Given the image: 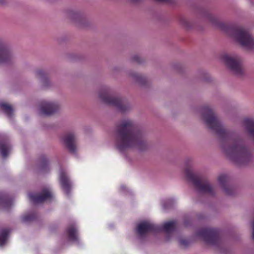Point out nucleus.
Wrapping results in <instances>:
<instances>
[{"mask_svg":"<svg viewBox=\"0 0 254 254\" xmlns=\"http://www.w3.org/2000/svg\"><path fill=\"white\" fill-rule=\"evenodd\" d=\"M201 114L202 120L206 125L221 138V147L225 154L235 162H241L246 160L249 156L247 149L224 127L212 109L204 107L202 109Z\"/></svg>","mask_w":254,"mask_h":254,"instance_id":"f257e3e1","label":"nucleus"},{"mask_svg":"<svg viewBox=\"0 0 254 254\" xmlns=\"http://www.w3.org/2000/svg\"><path fill=\"white\" fill-rule=\"evenodd\" d=\"M144 134L130 120H124L119 126L115 136V145L120 151L130 148L141 147L145 143Z\"/></svg>","mask_w":254,"mask_h":254,"instance_id":"f03ea898","label":"nucleus"},{"mask_svg":"<svg viewBox=\"0 0 254 254\" xmlns=\"http://www.w3.org/2000/svg\"><path fill=\"white\" fill-rule=\"evenodd\" d=\"M185 173L187 179L193 184L197 191L210 196L214 195V188L208 182L194 173L190 168H186Z\"/></svg>","mask_w":254,"mask_h":254,"instance_id":"7ed1b4c3","label":"nucleus"},{"mask_svg":"<svg viewBox=\"0 0 254 254\" xmlns=\"http://www.w3.org/2000/svg\"><path fill=\"white\" fill-rule=\"evenodd\" d=\"M176 223L174 221L165 223L161 228H158L150 221H143L139 223L136 227V233L143 237L149 233L156 230H163L166 233L173 232L176 228Z\"/></svg>","mask_w":254,"mask_h":254,"instance_id":"20e7f679","label":"nucleus"},{"mask_svg":"<svg viewBox=\"0 0 254 254\" xmlns=\"http://www.w3.org/2000/svg\"><path fill=\"white\" fill-rule=\"evenodd\" d=\"M231 36L243 47L251 49L254 47V37L249 31L242 27L232 30Z\"/></svg>","mask_w":254,"mask_h":254,"instance_id":"39448f33","label":"nucleus"},{"mask_svg":"<svg viewBox=\"0 0 254 254\" xmlns=\"http://www.w3.org/2000/svg\"><path fill=\"white\" fill-rule=\"evenodd\" d=\"M100 96L105 102L116 106L118 111L122 113L129 110L131 108L130 105L128 102L121 99L113 97L107 92L101 93Z\"/></svg>","mask_w":254,"mask_h":254,"instance_id":"423d86ee","label":"nucleus"},{"mask_svg":"<svg viewBox=\"0 0 254 254\" xmlns=\"http://www.w3.org/2000/svg\"><path fill=\"white\" fill-rule=\"evenodd\" d=\"M221 59L234 73L241 75L243 73L241 63L238 57L224 54L221 56Z\"/></svg>","mask_w":254,"mask_h":254,"instance_id":"0eeeda50","label":"nucleus"},{"mask_svg":"<svg viewBox=\"0 0 254 254\" xmlns=\"http://www.w3.org/2000/svg\"><path fill=\"white\" fill-rule=\"evenodd\" d=\"M29 199L34 203L38 204L46 200H51L54 197L53 194L49 189H44L38 195L32 193L28 194Z\"/></svg>","mask_w":254,"mask_h":254,"instance_id":"6e6552de","label":"nucleus"},{"mask_svg":"<svg viewBox=\"0 0 254 254\" xmlns=\"http://www.w3.org/2000/svg\"><path fill=\"white\" fill-rule=\"evenodd\" d=\"M198 235L208 244L213 243L217 239L215 231L210 228L200 230Z\"/></svg>","mask_w":254,"mask_h":254,"instance_id":"1a4fd4ad","label":"nucleus"},{"mask_svg":"<svg viewBox=\"0 0 254 254\" xmlns=\"http://www.w3.org/2000/svg\"><path fill=\"white\" fill-rule=\"evenodd\" d=\"M63 140L67 148L72 153H75L77 149L76 137L73 133L66 134L63 138Z\"/></svg>","mask_w":254,"mask_h":254,"instance_id":"9d476101","label":"nucleus"},{"mask_svg":"<svg viewBox=\"0 0 254 254\" xmlns=\"http://www.w3.org/2000/svg\"><path fill=\"white\" fill-rule=\"evenodd\" d=\"M13 56L11 51L0 43V64H6L11 63Z\"/></svg>","mask_w":254,"mask_h":254,"instance_id":"9b49d317","label":"nucleus"},{"mask_svg":"<svg viewBox=\"0 0 254 254\" xmlns=\"http://www.w3.org/2000/svg\"><path fill=\"white\" fill-rule=\"evenodd\" d=\"M59 108L57 104L52 102H43L39 109V113L42 115H50L56 112Z\"/></svg>","mask_w":254,"mask_h":254,"instance_id":"f8f14e48","label":"nucleus"},{"mask_svg":"<svg viewBox=\"0 0 254 254\" xmlns=\"http://www.w3.org/2000/svg\"><path fill=\"white\" fill-rule=\"evenodd\" d=\"M59 179L63 190L68 194L71 187V183L68 178L66 173L63 170H61L60 172Z\"/></svg>","mask_w":254,"mask_h":254,"instance_id":"ddd939ff","label":"nucleus"},{"mask_svg":"<svg viewBox=\"0 0 254 254\" xmlns=\"http://www.w3.org/2000/svg\"><path fill=\"white\" fill-rule=\"evenodd\" d=\"M243 126L249 135L254 139V119L246 118L243 121Z\"/></svg>","mask_w":254,"mask_h":254,"instance_id":"4468645a","label":"nucleus"},{"mask_svg":"<svg viewBox=\"0 0 254 254\" xmlns=\"http://www.w3.org/2000/svg\"><path fill=\"white\" fill-rule=\"evenodd\" d=\"M218 181L225 193L228 195H231L232 188L228 186L227 184V176L224 175H221L219 177Z\"/></svg>","mask_w":254,"mask_h":254,"instance_id":"2eb2a0df","label":"nucleus"},{"mask_svg":"<svg viewBox=\"0 0 254 254\" xmlns=\"http://www.w3.org/2000/svg\"><path fill=\"white\" fill-rule=\"evenodd\" d=\"M68 238L72 241L77 242L78 232L76 227L75 225H71L68 227L66 232Z\"/></svg>","mask_w":254,"mask_h":254,"instance_id":"dca6fc26","label":"nucleus"},{"mask_svg":"<svg viewBox=\"0 0 254 254\" xmlns=\"http://www.w3.org/2000/svg\"><path fill=\"white\" fill-rule=\"evenodd\" d=\"M9 232V230L7 229H2L0 231V247L3 246L6 243Z\"/></svg>","mask_w":254,"mask_h":254,"instance_id":"f3484780","label":"nucleus"},{"mask_svg":"<svg viewBox=\"0 0 254 254\" xmlns=\"http://www.w3.org/2000/svg\"><path fill=\"white\" fill-rule=\"evenodd\" d=\"M11 146L9 144L7 143H0V153L3 158H5L8 155L10 151Z\"/></svg>","mask_w":254,"mask_h":254,"instance_id":"a211bd4d","label":"nucleus"},{"mask_svg":"<svg viewBox=\"0 0 254 254\" xmlns=\"http://www.w3.org/2000/svg\"><path fill=\"white\" fill-rule=\"evenodd\" d=\"M0 107L9 117L12 116L13 110L10 106L5 103H0Z\"/></svg>","mask_w":254,"mask_h":254,"instance_id":"6ab92c4d","label":"nucleus"},{"mask_svg":"<svg viewBox=\"0 0 254 254\" xmlns=\"http://www.w3.org/2000/svg\"><path fill=\"white\" fill-rule=\"evenodd\" d=\"M10 205L11 203L6 196L0 193V205L4 209H6Z\"/></svg>","mask_w":254,"mask_h":254,"instance_id":"aec40b11","label":"nucleus"},{"mask_svg":"<svg viewBox=\"0 0 254 254\" xmlns=\"http://www.w3.org/2000/svg\"><path fill=\"white\" fill-rule=\"evenodd\" d=\"M209 21L214 26L223 29L225 24L221 22L216 17L213 16H210L209 17Z\"/></svg>","mask_w":254,"mask_h":254,"instance_id":"412c9836","label":"nucleus"},{"mask_svg":"<svg viewBox=\"0 0 254 254\" xmlns=\"http://www.w3.org/2000/svg\"><path fill=\"white\" fill-rule=\"evenodd\" d=\"M33 218H34V216L33 214H27V215L23 216L22 217V221L25 222L31 221Z\"/></svg>","mask_w":254,"mask_h":254,"instance_id":"4be33fe9","label":"nucleus"},{"mask_svg":"<svg viewBox=\"0 0 254 254\" xmlns=\"http://www.w3.org/2000/svg\"><path fill=\"white\" fill-rule=\"evenodd\" d=\"M37 76L42 79L45 76V72L42 70H39L36 72Z\"/></svg>","mask_w":254,"mask_h":254,"instance_id":"5701e85b","label":"nucleus"},{"mask_svg":"<svg viewBox=\"0 0 254 254\" xmlns=\"http://www.w3.org/2000/svg\"><path fill=\"white\" fill-rule=\"evenodd\" d=\"M180 244L183 246L186 247L189 244V241L187 240L179 239Z\"/></svg>","mask_w":254,"mask_h":254,"instance_id":"b1692460","label":"nucleus"},{"mask_svg":"<svg viewBox=\"0 0 254 254\" xmlns=\"http://www.w3.org/2000/svg\"><path fill=\"white\" fill-rule=\"evenodd\" d=\"M121 189L122 190H126V187L125 186H122L121 187Z\"/></svg>","mask_w":254,"mask_h":254,"instance_id":"393cba45","label":"nucleus"},{"mask_svg":"<svg viewBox=\"0 0 254 254\" xmlns=\"http://www.w3.org/2000/svg\"><path fill=\"white\" fill-rule=\"evenodd\" d=\"M163 206L164 207V208H166V206H165V204H163Z\"/></svg>","mask_w":254,"mask_h":254,"instance_id":"a878e982","label":"nucleus"},{"mask_svg":"<svg viewBox=\"0 0 254 254\" xmlns=\"http://www.w3.org/2000/svg\"><path fill=\"white\" fill-rule=\"evenodd\" d=\"M170 200H168L167 201V203H169V202H170Z\"/></svg>","mask_w":254,"mask_h":254,"instance_id":"bb28decb","label":"nucleus"}]
</instances>
